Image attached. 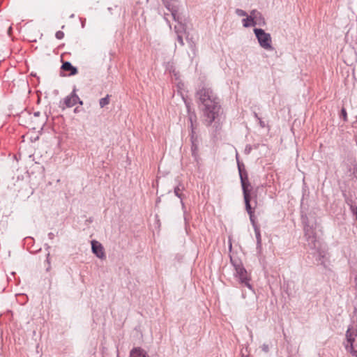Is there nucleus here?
<instances>
[{
    "mask_svg": "<svg viewBox=\"0 0 357 357\" xmlns=\"http://www.w3.org/2000/svg\"><path fill=\"white\" fill-rule=\"evenodd\" d=\"M109 102V96L107 95L105 97L101 98L99 101V104L101 108L108 105Z\"/></svg>",
    "mask_w": 357,
    "mask_h": 357,
    "instance_id": "12",
    "label": "nucleus"
},
{
    "mask_svg": "<svg viewBox=\"0 0 357 357\" xmlns=\"http://www.w3.org/2000/svg\"><path fill=\"white\" fill-rule=\"evenodd\" d=\"M130 357H149V356L144 349L135 347L130 351Z\"/></svg>",
    "mask_w": 357,
    "mask_h": 357,
    "instance_id": "9",
    "label": "nucleus"
},
{
    "mask_svg": "<svg viewBox=\"0 0 357 357\" xmlns=\"http://www.w3.org/2000/svg\"><path fill=\"white\" fill-rule=\"evenodd\" d=\"M177 39H178V43H179L181 45H184V43H183V40L182 36H178Z\"/></svg>",
    "mask_w": 357,
    "mask_h": 357,
    "instance_id": "19",
    "label": "nucleus"
},
{
    "mask_svg": "<svg viewBox=\"0 0 357 357\" xmlns=\"http://www.w3.org/2000/svg\"><path fill=\"white\" fill-rule=\"evenodd\" d=\"M55 37L59 40H61L64 37V33L61 31H58L55 33Z\"/></svg>",
    "mask_w": 357,
    "mask_h": 357,
    "instance_id": "14",
    "label": "nucleus"
},
{
    "mask_svg": "<svg viewBox=\"0 0 357 357\" xmlns=\"http://www.w3.org/2000/svg\"><path fill=\"white\" fill-rule=\"evenodd\" d=\"M256 237L257 239V243H261V235H260L259 230H256Z\"/></svg>",
    "mask_w": 357,
    "mask_h": 357,
    "instance_id": "16",
    "label": "nucleus"
},
{
    "mask_svg": "<svg viewBox=\"0 0 357 357\" xmlns=\"http://www.w3.org/2000/svg\"><path fill=\"white\" fill-rule=\"evenodd\" d=\"M73 17H75V14H71V15H70V18H73Z\"/></svg>",
    "mask_w": 357,
    "mask_h": 357,
    "instance_id": "26",
    "label": "nucleus"
},
{
    "mask_svg": "<svg viewBox=\"0 0 357 357\" xmlns=\"http://www.w3.org/2000/svg\"><path fill=\"white\" fill-rule=\"evenodd\" d=\"M236 13L238 15V16H242V17H245V16H247V13L241 10V9H236Z\"/></svg>",
    "mask_w": 357,
    "mask_h": 357,
    "instance_id": "15",
    "label": "nucleus"
},
{
    "mask_svg": "<svg viewBox=\"0 0 357 357\" xmlns=\"http://www.w3.org/2000/svg\"><path fill=\"white\" fill-rule=\"evenodd\" d=\"M45 248L46 250H48L49 249H50V246L48 244H45Z\"/></svg>",
    "mask_w": 357,
    "mask_h": 357,
    "instance_id": "23",
    "label": "nucleus"
},
{
    "mask_svg": "<svg viewBox=\"0 0 357 357\" xmlns=\"http://www.w3.org/2000/svg\"><path fill=\"white\" fill-rule=\"evenodd\" d=\"M174 193L176 196H178V197H181V190L179 189V188H175Z\"/></svg>",
    "mask_w": 357,
    "mask_h": 357,
    "instance_id": "18",
    "label": "nucleus"
},
{
    "mask_svg": "<svg viewBox=\"0 0 357 357\" xmlns=\"http://www.w3.org/2000/svg\"><path fill=\"white\" fill-rule=\"evenodd\" d=\"M346 350L352 356L357 357V328H349L346 332Z\"/></svg>",
    "mask_w": 357,
    "mask_h": 357,
    "instance_id": "2",
    "label": "nucleus"
},
{
    "mask_svg": "<svg viewBox=\"0 0 357 357\" xmlns=\"http://www.w3.org/2000/svg\"><path fill=\"white\" fill-rule=\"evenodd\" d=\"M234 268L236 273L234 274L235 277L238 278V281L248 287L249 289H252V286L250 283L251 280V276L245 270V268L241 264H234Z\"/></svg>",
    "mask_w": 357,
    "mask_h": 357,
    "instance_id": "4",
    "label": "nucleus"
},
{
    "mask_svg": "<svg viewBox=\"0 0 357 357\" xmlns=\"http://www.w3.org/2000/svg\"><path fill=\"white\" fill-rule=\"evenodd\" d=\"M79 20H80V22H81V26H82V29H84L85 27L86 19L85 18H82V17H79Z\"/></svg>",
    "mask_w": 357,
    "mask_h": 357,
    "instance_id": "17",
    "label": "nucleus"
},
{
    "mask_svg": "<svg viewBox=\"0 0 357 357\" xmlns=\"http://www.w3.org/2000/svg\"><path fill=\"white\" fill-rule=\"evenodd\" d=\"M197 96L204 107L206 121L210 125L218 116L220 110L218 98L211 89L206 88L200 89L197 92Z\"/></svg>",
    "mask_w": 357,
    "mask_h": 357,
    "instance_id": "1",
    "label": "nucleus"
},
{
    "mask_svg": "<svg viewBox=\"0 0 357 357\" xmlns=\"http://www.w3.org/2000/svg\"><path fill=\"white\" fill-rule=\"evenodd\" d=\"M241 184L242 188L243 191L244 200L245 203L246 211L250 215V218L252 222H254V212L251 208L250 202V190L249 189L250 183L248 181H246L243 176H241Z\"/></svg>",
    "mask_w": 357,
    "mask_h": 357,
    "instance_id": "5",
    "label": "nucleus"
},
{
    "mask_svg": "<svg viewBox=\"0 0 357 357\" xmlns=\"http://www.w3.org/2000/svg\"><path fill=\"white\" fill-rule=\"evenodd\" d=\"M39 115H40V112H36L34 113V116H38Z\"/></svg>",
    "mask_w": 357,
    "mask_h": 357,
    "instance_id": "24",
    "label": "nucleus"
},
{
    "mask_svg": "<svg viewBox=\"0 0 357 357\" xmlns=\"http://www.w3.org/2000/svg\"><path fill=\"white\" fill-rule=\"evenodd\" d=\"M190 121H192V119H190ZM191 123H192L191 122ZM191 126L192 127V126H193V124H191Z\"/></svg>",
    "mask_w": 357,
    "mask_h": 357,
    "instance_id": "30",
    "label": "nucleus"
},
{
    "mask_svg": "<svg viewBox=\"0 0 357 357\" xmlns=\"http://www.w3.org/2000/svg\"><path fill=\"white\" fill-rule=\"evenodd\" d=\"M250 16L255 17V21L257 22L258 17H261V14L259 13H258L257 11H256V10H252L250 13Z\"/></svg>",
    "mask_w": 357,
    "mask_h": 357,
    "instance_id": "13",
    "label": "nucleus"
},
{
    "mask_svg": "<svg viewBox=\"0 0 357 357\" xmlns=\"http://www.w3.org/2000/svg\"><path fill=\"white\" fill-rule=\"evenodd\" d=\"M175 29H176V31L177 33L179 31L178 30V28H177V26H175Z\"/></svg>",
    "mask_w": 357,
    "mask_h": 357,
    "instance_id": "27",
    "label": "nucleus"
},
{
    "mask_svg": "<svg viewBox=\"0 0 357 357\" xmlns=\"http://www.w3.org/2000/svg\"><path fill=\"white\" fill-rule=\"evenodd\" d=\"M47 236H48V238L51 240L53 239L54 237L55 236L54 234L52 232H50Z\"/></svg>",
    "mask_w": 357,
    "mask_h": 357,
    "instance_id": "20",
    "label": "nucleus"
},
{
    "mask_svg": "<svg viewBox=\"0 0 357 357\" xmlns=\"http://www.w3.org/2000/svg\"><path fill=\"white\" fill-rule=\"evenodd\" d=\"M64 104L67 107H72L77 103L80 105L83 104V102L79 99V96L76 94L75 87L73 89L71 93L66 96L63 100Z\"/></svg>",
    "mask_w": 357,
    "mask_h": 357,
    "instance_id": "6",
    "label": "nucleus"
},
{
    "mask_svg": "<svg viewBox=\"0 0 357 357\" xmlns=\"http://www.w3.org/2000/svg\"><path fill=\"white\" fill-rule=\"evenodd\" d=\"M342 115L344 116V120H346V119H347V112H346L344 109H342Z\"/></svg>",
    "mask_w": 357,
    "mask_h": 357,
    "instance_id": "21",
    "label": "nucleus"
},
{
    "mask_svg": "<svg viewBox=\"0 0 357 357\" xmlns=\"http://www.w3.org/2000/svg\"><path fill=\"white\" fill-rule=\"evenodd\" d=\"M61 69L63 71L68 72L67 75H63V76H73L77 74L78 70L77 67L72 65L70 61H64L63 62Z\"/></svg>",
    "mask_w": 357,
    "mask_h": 357,
    "instance_id": "8",
    "label": "nucleus"
},
{
    "mask_svg": "<svg viewBox=\"0 0 357 357\" xmlns=\"http://www.w3.org/2000/svg\"><path fill=\"white\" fill-rule=\"evenodd\" d=\"M92 252L99 259H105V255L104 252L103 246L100 243L96 240L91 241Z\"/></svg>",
    "mask_w": 357,
    "mask_h": 357,
    "instance_id": "7",
    "label": "nucleus"
},
{
    "mask_svg": "<svg viewBox=\"0 0 357 357\" xmlns=\"http://www.w3.org/2000/svg\"><path fill=\"white\" fill-rule=\"evenodd\" d=\"M256 24H257V22L255 21V17H253V16H248L246 18L243 20V25L245 27L255 26Z\"/></svg>",
    "mask_w": 357,
    "mask_h": 357,
    "instance_id": "10",
    "label": "nucleus"
},
{
    "mask_svg": "<svg viewBox=\"0 0 357 357\" xmlns=\"http://www.w3.org/2000/svg\"><path fill=\"white\" fill-rule=\"evenodd\" d=\"M31 76H33V77H36V74L32 72V73H31Z\"/></svg>",
    "mask_w": 357,
    "mask_h": 357,
    "instance_id": "25",
    "label": "nucleus"
},
{
    "mask_svg": "<svg viewBox=\"0 0 357 357\" xmlns=\"http://www.w3.org/2000/svg\"><path fill=\"white\" fill-rule=\"evenodd\" d=\"M163 3H164L165 7L172 12V15L174 20H177L176 10H174L172 8L170 7V4L168 1L163 0Z\"/></svg>",
    "mask_w": 357,
    "mask_h": 357,
    "instance_id": "11",
    "label": "nucleus"
},
{
    "mask_svg": "<svg viewBox=\"0 0 357 357\" xmlns=\"http://www.w3.org/2000/svg\"><path fill=\"white\" fill-rule=\"evenodd\" d=\"M254 32L261 47L267 50H272V39L269 33H266L261 29H255Z\"/></svg>",
    "mask_w": 357,
    "mask_h": 357,
    "instance_id": "3",
    "label": "nucleus"
},
{
    "mask_svg": "<svg viewBox=\"0 0 357 357\" xmlns=\"http://www.w3.org/2000/svg\"><path fill=\"white\" fill-rule=\"evenodd\" d=\"M11 26L9 27V29H8V33H10V31H11Z\"/></svg>",
    "mask_w": 357,
    "mask_h": 357,
    "instance_id": "28",
    "label": "nucleus"
},
{
    "mask_svg": "<svg viewBox=\"0 0 357 357\" xmlns=\"http://www.w3.org/2000/svg\"><path fill=\"white\" fill-rule=\"evenodd\" d=\"M50 252H48V253L47 254V257H46V261H47L49 264H50Z\"/></svg>",
    "mask_w": 357,
    "mask_h": 357,
    "instance_id": "22",
    "label": "nucleus"
},
{
    "mask_svg": "<svg viewBox=\"0 0 357 357\" xmlns=\"http://www.w3.org/2000/svg\"><path fill=\"white\" fill-rule=\"evenodd\" d=\"M25 239H31V237H26Z\"/></svg>",
    "mask_w": 357,
    "mask_h": 357,
    "instance_id": "29",
    "label": "nucleus"
}]
</instances>
